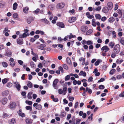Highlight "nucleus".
I'll list each match as a JSON object with an SVG mask.
<instances>
[{"instance_id":"1","label":"nucleus","mask_w":124,"mask_h":124,"mask_svg":"<svg viewBox=\"0 0 124 124\" xmlns=\"http://www.w3.org/2000/svg\"><path fill=\"white\" fill-rule=\"evenodd\" d=\"M16 106V104L15 102H11L8 105L9 108L12 110H14Z\"/></svg>"},{"instance_id":"2","label":"nucleus","mask_w":124,"mask_h":124,"mask_svg":"<svg viewBox=\"0 0 124 124\" xmlns=\"http://www.w3.org/2000/svg\"><path fill=\"white\" fill-rule=\"evenodd\" d=\"M120 50V46L119 44H117L115 46L113 50V51L116 54H118Z\"/></svg>"},{"instance_id":"3","label":"nucleus","mask_w":124,"mask_h":124,"mask_svg":"<svg viewBox=\"0 0 124 124\" xmlns=\"http://www.w3.org/2000/svg\"><path fill=\"white\" fill-rule=\"evenodd\" d=\"M58 81V79H57L56 78L54 80L53 82V86L55 89H57V85Z\"/></svg>"},{"instance_id":"4","label":"nucleus","mask_w":124,"mask_h":124,"mask_svg":"<svg viewBox=\"0 0 124 124\" xmlns=\"http://www.w3.org/2000/svg\"><path fill=\"white\" fill-rule=\"evenodd\" d=\"M17 44L19 45H22L23 44V39L22 38H18L16 40Z\"/></svg>"},{"instance_id":"5","label":"nucleus","mask_w":124,"mask_h":124,"mask_svg":"<svg viewBox=\"0 0 124 124\" xmlns=\"http://www.w3.org/2000/svg\"><path fill=\"white\" fill-rule=\"evenodd\" d=\"M65 5L64 3H61L58 4L56 6V8H57L60 9L63 8Z\"/></svg>"},{"instance_id":"6","label":"nucleus","mask_w":124,"mask_h":124,"mask_svg":"<svg viewBox=\"0 0 124 124\" xmlns=\"http://www.w3.org/2000/svg\"><path fill=\"white\" fill-rule=\"evenodd\" d=\"M14 84H15V87L18 91H20L21 88V85L18 82H14Z\"/></svg>"},{"instance_id":"7","label":"nucleus","mask_w":124,"mask_h":124,"mask_svg":"<svg viewBox=\"0 0 124 124\" xmlns=\"http://www.w3.org/2000/svg\"><path fill=\"white\" fill-rule=\"evenodd\" d=\"M56 25L58 27L61 28L64 27L65 25L62 22H59L57 23Z\"/></svg>"},{"instance_id":"8","label":"nucleus","mask_w":124,"mask_h":124,"mask_svg":"<svg viewBox=\"0 0 124 124\" xmlns=\"http://www.w3.org/2000/svg\"><path fill=\"white\" fill-rule=\"evenodd\" d=\"M34 20V18L32 16H30L27 19V23L30 24L31 22Z\"/></svg>"},{"instance_id":"9","label":"nucleus","mask_w":124,"mask_h":124,"mask_svg":"<svg viewBox=\"0 0 124 124\" xmlns=\"http://www.w3.org/2000/svg\"><path fill=\"white\" fill-rule=\"evenodd\" d=\"M101 50L102 51H104V52H106L109 50V49L107 46H105L101 48Z\"/></svg>"},{"instance_id":"10","label":"nucleus","mask_w":124,"mask_h":124,"mask_svg":"<svg viewBox=\"0 0 124 124\" xmlns=\"http://www.w3.org/2000/svg\"><path fill=\"white\" fill-rule=\"evenodd\" d=\"M109 9L107 7H105L103 8L102 10V12L106 14L108 13Z\"/></svg>"},{"instance_id":"11","label":"nucleus","mask_w":124,"mask_h":124,"mask_svg":"<svg viewBox=\"0 0 124 124\" xmlns=\"http://www.w3.org/2000/svg\"><path fill=\"white\" fill-rule=\"evenodd\" d=\"M46 46V45L44 44H41L38 47V48L40 49L44 50V47Z\"/></svg>"},{"instance_id":"12","label":"nucleus","mask_w":124,"mask_h":124,"mask_svg":"<svg viewBox=\"0 0 124 124\" xmlns=\"http://www.w3.org/2000/svg\"><path fill=\"white\" fill-rule=\"evenodd\" d=\"M88 29V27L87 26H83L82 27L81 31L83 32H85L87 31Z\"/></svg>"},{"instance_id":"13","label":"nucleus","mask_w":124,"mask_h":124,"mask_svg":"<svg viewBox=\"0 0 124 124\" xmlns=\"http://www.w3.org/2000/svg\"><path fill=\"white\" fill-rule=\"evenodd\" d=\"M8 99L6 98H3L1 100V102L3 105L6 104L7 102Z\"/></svg>"},{"instance_id":"14","label":"nucleus","mask_w":124,"mask_h":124,"mask_svg":"<svg viewBox=\"0 0 124 124\" xmlns=\"http://www.w3.org/2000/svg\"><path fill=\"white\" fill-rule=\"evenodd\" d=\"M107 5L109 10H111L112 9L113 7V4L112 2H108V3Z\"/></svg>"},{"instance_id":"15","label":"nucleus","mask_w":124,"mask_h":124,"mask_svg":"<svg viewBox=\"0 0 124 124\" xmlns=\"http://www.w3.org/2000/svg\"><path fill=\"white\" fill-rule=\"evenodd\" d=\"M86 15L87 17L89 19H92L94 18V16L92 15H91L90 13L89 12H87L86 13Z\"/></svg>"},{"instance_id":"16","label":"nucleus","mask_w":124,"mask_h":124,"mask_svg":"<svg viewBox=\"0 0 124 124\" xmlns=\"http://www.w3.org/2000/svg\"><path fill=\"white\" fill-rule=\"evenodd\" d=\"M25 121L27 124H31L33 120L29 118H27L25 120Z\"/></svg>"},{"instance_id":"17","label":"nucleus","mask_w":124,"mask_h":124,"mask_svg":"<svg viewBox=\"0 0 124 124\" xmlns=\"http://www.w3.org/2000/svg\"><path fill=\"white\" fill-rule=\"evenodd\" d=\"M76 17H72L69 19L68 21L70 23H72L74 22L76 20Z\"/></svg>"},{"instance_id":"18","label":"nucleus","mask_w":124,"mask_h":124,"mask_svg":"<svg viewBox=\"0 0 124 124\" xmlns=\"http://www.w3.org/2000/svg\"><path fill=\"white\" fill-rule=\"evenodd\" d=\"M9 93V92L8 90H5L2 93V96H5L8 95Z\"/></svg>"},{"instance_id":"19","label":"nucleus","mask_w":124,"mask_h":124,"mask_svg":"<svg viewBox=\"0 0 124 124\" xmlns=\"http://www.w3.org/2000/svg\"><path fill=\"white\" fill-rule=\"evenodd\" d=\"M16 122V120L14 118H12L11 120L8 121V123L10 124H13L15 123Z\"/></svg>"},{"instance_id":"20","label":"nucleus","mask_w":124,"mask_h":124,"mask_svg":"<svg viewBox=\"0 0 124 124\" xmlns=\"http://www.w3.org/2000/svg\"><path fill=\"white\" fill-rule=\"evenodd\" d=\"M41 21L44 22L46 24H48L49 23V21L45 18L42 19H41Z\"/></svg>"},{"instance_id":"21","label":"nucleus","mask_w":124,"mask_h":124,"mask_svg":"<svg viewBox=\"0 0 124 124\" xmlns=\"http://www.w3.org/2000/svg\"><path fill=\"white\" fill-rule=\"evenodd\" d=\"M115 20V19L114 17H111L109 19L108 21L110 23H112L114 22Z\"/></svg>"},{"instance_id":"22","label":"nucleus","mask_w":124,"mask_h":124,"mask_svg":"<svg viewBox=\"0 0 124 124\" xmlns=\"http://www.w3.org/2000/svg\"><path fill=\"white\" fill-rule=\"evenodd\" d=\"M18 6V4L16 2H15L13 4V8L14 10H16V9L17 7Z\"/></svg>"},{"instance_id":"23","label":"nucleus","mask_w":124,"mask_h":124,"mask_svg":"<svg viewBox=\"0 0 124 124\" xmlns=\"http://www.w3.org/2000/svg\"><path fill=\"white\" fill-rule=\"evenodd\" d=\"M29 9V8L28 7H26L23 8V11L25 13H27L28 12Z\"/></svg>"},{"instance_id":"24","label":"nucleus","mask_w":124,"mask_h":124,"mask_svg":"<svg viewBox=\"0 0 124 124\" xmlns=\"http://www.w3.org/2000/svg\"><path fill=\"white\" fill-rule=\"evenodd\" d=\"M66 115L65 112H61V114L59 116L61 118H63Z\"/></svg>"},{"instance_id":"25","label":"nucleus","mask_w":124,"mask_h":124,"mask_svg":"<svg viewBox=\"0 0 124 124\" xmlns=\"http://www.w3.org/2000/svg\"><path fill=\"white\" fill-rule=\"evenodd\" d=\"M33 93L32 92H29L27 95V97L29 99H32V97L31 95Z\"/></svg>"},{"instance_id":"26","label":"nucleus","mask_w":124,"mask_h":124,"mask_svg":"<svg viewBox=\"0 0 124 124\" xmlns=\"http://www.w3.org/2000/svg\"><path fill=\"white\" fill-rule=\"evenodd\" d=\"M27 86L29 88H31L33 87L32 83L30 81H28L27 84Z\"/></svg>"},{"instance_id":"27","label":"nucleus","mask_w":124,"mask_h":124,"mask_svg":"<svg viewBox=\"0 0 124 124\" xmlns=\"http://www.w3.org/2000/svg\"><path fill=\"white\" fill-rule=\"evenodd\" d=\"M54 8V5L53 4L50 5L48 7L49 9L52 10H53Z\"/></svg>"},{"instance_id":"28","label":"nucleus","mask_w":124,"mask_h":124,"mask_svg":"<svg viewBox=\"0 0 124 124\" xmlns=\"http://www.w3.org/2000/svg\"><path fill=\"white\" fill-rule=\"evenodd\" d=\"M30 65L32 68H36V65L32 61L31 62Z\"/></svg>"},{"instance_id":"29","label":"nucleus","mask_w":124,"mask_h":124,"mask_svg":"<svg viewBox=\"0 0 124 124\" xmlns=\"http://www.w3.org/2000/svg\"><path fill=\"white\" fill-rule=\"evenodd\" d=\"M67 36L69 37V38L70 39L72 38H74L76 37L75 35H72L71 33H70V35H67Z\"/></svg>"},{"instance_id":"30","label":"nucleus","mask_w":124,"mask_h":124,"mask_svg":"<svg viewBox=\"0 0 124 124\" xmlns=\"http://www.w3.org/2000/svg\"><path fill=\"white\" fill-rule=\"evenodd\" d=\"M9 78H5L3 79L2 80V82L3 84H4L7 82L9 80Z\"/></svg>"},{"instance_id":"31","label":"nucleus","mask_w":124,"mask_h":124,"mask_svg":"<svg viewBox=\"0 0 124 124\" xmlns=\"http://www.w3.org/2000/svg\"><path fill=\"white\" fill-rule=\"evenodd\" d=\"M66 61L67 63L68 64L70 65L71 64V62L70 58H69L67 57L66 58Z\"/></svg>"},{"instance_id":"32","label":"nucleus","mask_w":124,"mask_h":124,"mask_svg":"<svg viewBox=\"0 0 124 124\" xmlns=\"http://www.w3.org/2000/svg\"><path fill=\"white\" fill-rule=\"evenodd\" d=\"M93 43L92 41L88 40L86 41V44L88 45H92L93 44Z\"/></svg>"},{"instance_id":"33","label":"nucleus","mask_w":124,"mask_h":124,"mask_svg":"<svg viewBox=\"0 0 124 124\" xmlns=\"http://www.w3.org/2000/svg\"><path fill=\"white\" fill-rule=\"evenodd\" d=\"M95 17L96 19L100 20L101 19V16L100 14H97L95 15Z\"/></svg>"},{"instance_id":"34","label":"nucleus","mask_w":124,"mask_h":124,"mask_svg":"<svg viewBox=\"0 0 124 124\" xmlns=\"http://www.w3.org/2000/svg\"><path fill=\"white\" fill-rule=\"evenodd\" d=\"M35 108L36 109L38 110H41L42 108V106L40 104H38Z\"/></svg>"},{"instance_id":"35","label":"nucleus","mask_w":124,"mask_h":124,"mask_svg":"<svg viewBox=\"0 0 124 124\" xmlns=\"http://www.w3.org/2000/svg\"><path fill=\"white\" fill-rule=\"evenodd\" d=\"M100 62H102L101 60H98L96 61L95 63L94 64L95 66H97L99 65L100 63Z\"/></svg>"},{"instance_id":"36","label":"nucleus","mask_w":124,"mask_h":124,"mask_svg":"<svg viewBox=\"0 0 124 124\" xmlns=\"http://www.w3.org/2000/svg\"><path fill=\"white\" fill-rule=\"evenodd\" d=\"M109 46H110L111 48H112L115 45V43L114 42H112L109 43Z\"/></svg>"},{"instance_id":"37","label":"nucleus","mask_w":124,"mask_h":124,"mask_svg":"<svg viewBox=\"0 0 124 124\" xmlns=\"http://www.w3.org/2000/svg\"><path fill=\"white\" fill-rule=\"evenodd\" d=\"M5 4V2L3 1H0V8H3Z\"/></svg>"},{"instance_id":"38","label":"nucleus","mask_w":124,"mask_h":124,"mask_svg":"<svg viewBox=\"0 0 124 124\" xmlns=\"http://www.w3.org/2000/svg\"><path fill=\"white\" fill-rule=\"evenodd\" d=\"M2 64L3 66L4 67H6L8 66L7 63L4 62H3L2 63Z\"/></svg>"},{"instance_id":"39","label":"nucleus","mask_w":124,"mask_h":124,"mask_svg":"<svg viewBox=\"0 0 124 124\" xmlns=\"http://www.w3.org/2000/svg\"><path fill=\"white\" fill-rule=\"evenodd\" d=\"M13 17L15 19H16L18 18V14L17 13H14L13 14Z\"/></svg>"},{"instance_id":"40","label":"nucleus","mask_w":124,"mask_h":124,"mask_svg":"<svg viewBox=\"0 0 124 124\" xmlns=\"http://www.w3.org/2000/svg\"><path fill=\"white\" fill-rule=\"evenodd\" d=\"M25 108L27 110H30V111H32V107L30 106H26L25 107Z\"/></svg>"},{"instance_id":"41","label":"nucleus","mask_w":124,"mask_h":124,"mask_svg":"<svg viewBox=\"0 0 124 124\" xmlns=\"http://www.w3.org/2000/svg\"><path fill=\"white\" fill-rule=\"evenodd\" d=\"M112 37L113 38H115L116 37V32L114 31H112Z\"/></svg>"},{"instance_id":"42","label":"nucleus","mask_w":124,"mask_h":124,"mask_svg":"<svg viewBox=\"0 0 124 124\" xmlns=\"http://www.w3.org/2000/svg\"><path fill=\"white\" fill-rule=\"evenodd\" d=\"M93 32V30L92 29H90L86 32V34L89 35L91 34Z\"/></svg>"},{"instance_id":"43","label":"nucleus","mask_w":124,"mask_h":124,"mask_svg":"<svg viewBox=\"0 0 124 124\" xmlns=\"http://www.w3.org/2000/svg\"><path fill=\"white\" fill-rule=\"evenodd\" d=\"M117 12L121 15V16H122V10L118 9L117 10Z\"/></svg>"},{"instance_id":"44","label":"nucleus","mask_w":124,"mask_h":124,"mask_svg":"<svg viewBox=\"0 0 124 124\" xmlns=\"http://www.w3.org/2000/svg\"><path fill=\"white\" fill-rule=\"evenodd\" d=\"M70 78V76L68 75L66 76L65 77V81L69 80Z\"/></svg>"},{"instance_id":"45","label":"nucleus","mask_w":124,"mask_h":124,"mask_svg":"<svg viewBox=\"0 0 124 124\" xmlns=\"http://www.w3.org/2000/svg\"><path fill=\"white\" fill-rule=\"evenodd\" d=\"M101 6H99L95 8V10L98 11H99L101 9Z\"/></svg>"},{"instance_id":"46","label":"nucleus","mask_w":124,"mask_h":124,"mask_svg":"<svg viewBox=\"0 0 124 124\" xmlns=\"http://www.w3.org/2000/svg\"><path fill=\"white\" fill-rule=\"evenodd\" d=\"M116 71V70L115 69H112L110 71L109 73L112 75H113Z\"/></svg>"},{"instance_id":"47","label":"nucleus","mask_w":124,"mask_h":124,"mask_svg":"<svg viewBox=\"0 0 124 124\" xmlns=\"http://www.w3.org/2000/svg\"><path fill=\"white\" fill-rule=\"evenodd\" d=\"M25 103H26L28 104L29 105H31L32 104V102L31 101H29L27 100H26L25 101Z\"/></svg>"},{"instance_id":"48","label":"nucleus","mask_w":124,"mask_h":124,"mask_svg":"<svg viewBox=\"0 0 124 124\" xmlns=\"http://www.w3.org/2000/svg\"><path fill=\"white\" fill-rule=\"evenodd\" d=\"M116 53L113 52L111 55V57L112 58H115L116 56Z\"/></svg>"},{"instance_id":"49","label":"nucleus","mask_w":124,"mask_h":124,"mask_svg":"<svg viewBox=\"0 0 124 124\" xmlns=\"http://www.w3.org/2000/svg\"><path fill=\"white\" fill-rule=\"evenodd\" d=\"M39 11V8H37L36 10L34 11L33 12V13L35 14H38Z\"/></svg>"},{"instance_id":"50","label":"nucleus","mask_w":124,"mask_h":124,"mask_svg":"<svg viewBox=\"0 0 124 124\" xmlns=\"http://www.w3.org/2000/svg\"><path fill=\"white\" fill-rule=\"evenodd\" d=\"M123 61V60H120L119 59L117 60L116 62L117 63L120 64Z\"/></svg>"},{"instance_id":"51","label":"nucleus","mask_w":124,"mask_h":124,"mask_svg":"<svg viewBox=\"0 0 124 124\" xmlns=\"http://www.w3.org/2000/svg\"><path fill=\"white\" fill-rule=\"evenodd\" d=\"M10 65L11 66L13 67L15 65V62L14 61L11 62L10 63Z\"/></svg>"},{"instance_id":"52","label":"nucleus","mask_w":124,"mask_h":124,"mask_svg":"<svg viewBox=\"0 0 124 124\" xmlns=\"http://www.w3.org/2000/svg\"><path fill=\"white\" fill-rule=\"evenodd\" d=\"M6 55L8 57H10L12 55V53L10 52L7 53H6Z\"/></svg>"},{"instance_id":"53","label":"nucleus","mask_w":124,"mask_h":124,"mask_svg":"<svg viewBox=\"0 0 124 124\" xmlns=\"http://www.w3.org/2000/svg\"><path fill=\"white\" fill-rule=\"evenodd\" d=\"M63 68L67 70L68 69V67L67 65L65 64H64L63 65Z\"/></svg>"},{"instance_id":"54","label":"nucleus","mask_w":124,"mask_h":124,"mask_svg":"<svg viewBox=\"0 0 124 124\" xmlns=\"http://www.w3.org/2000/svg\"><path fill=\"white\" fill-rule=\"evenodd\" d=\"M105 88V87L104 85H100L99 87V88L100 89H104Z\"/></svg>"},{"instance_id":"55","label":"nucleus","mask_w":124,"mask_h":124,"mask_svg":"<svg viewBox=\"0 0 124 124\" xmlns=\"http://www.w3.org/2000/svg\"><path fill=\"white\" fill-rule=\"evenodd\" d=\"M9 115L7 113H3V117L5 118L8 117Z\"/></svg>"},{"instance_id":"56","label":"nucleus","mask_w":124,"mask_h":124,"mask_svg":"<svg viewBox=\"0 0 124 124\" xmlns=\"http://www.w3.org/2000/svg\"><path fill=\"white\" fill-rule=\"evenodd\" d=\"M19 115L21 116L22 117H25V115L23 113H19Z\"/></svg>"},{"instance_id":"57","label":"nucleus","mask_w":124,"mask_h":124,"mask_svg":"<svg viewBox=\"0 0 124 124\" xmlns=\"http://www.w3.org/2000/svg\"><path fill=\"white\" fill-rule=\"evenodd\" d=\"M105 79L103 78H101V79L99 80L98 81V83L100 82L104 81L105 80Z\"/></svg>"},{"instance_id":"58","label":"nucleus","mask_w":124,"mask_h":124,"mask_svg":"<svg viewBox=\"0 0 124 124\" xmlns=\"http://www.w3.org/2000/svg\"><path fill=\"white\" fill-rule=\"evenodd\" d=\"M122 77V76L121 75H117L116 77V78L118 79H121Z\"/></svg>"},{"instance_id":"59","label":"nucleus","mask_w":124,"mask_h":124,"mask_svg":"<svg viewBox=\"0 0 124 124\" xmlns=\"http://www.w3.org/2000/svg\"><path fill=\"white\" fill-rule=\"evenodd\" d=\"M18 62L20 65H23V62L21 60H18Z\"/></svg>"},{"instance_id":"60","label":"nucleus","mask_w":124,"mask_h":124,"mask_svg":"<svg viewBox=\"0 0 124 124\" xmlns=\"http://www.w3.org/2000/svg\"><path fill=\"white\" fill-rule=\"evenodd\" d=\"M12 84L11 83H7V86L8 87H10L12 86Z\"/></svg>"},{"instance_id":"61","label":"nucleus","mask_w":124,"mask_h":124,"mask_svg":"<svg viewBox=\"0 0 124 124\" xmlns=\"http://www.w3.org/2000/svg\"><path fill=\"white\" fill-rule=\"evenodd\" d=\"M107 19V18L105 16H103L101 18V20L102 21L104 22Z\"/></svg>"},{"instance_id":"62","label":"nucleus","mask_w":124,"mask_h":124,"mask_svg":"<svg viewBox=\"0 0 124 124\" xmlns=\"http://www.w3.org/2000/svg\"><path fill=\"white\" fill-rule=\"evenodd\" d=\"M69 99L70 101H73L74 99V98L73 97L70 96L69 97Z\"/></svg>"},{"instance_id":"63","label":"nucleus","mask_w":124,"mask_h":124,"mask_svg":"<svg viewBox=\"0 0 124 124\" xmlns=\"http://www.w3.org/2000/svg\"><path fill=\"white\" fill-rule=\"evenodd\" d=\"M71 115L70 114H68L67 115V120H69V119L71 118Z\"/></svg>"},{"instance_id":"64","label":"nucleus","mask_w":124,"mask_h":124,"mask_svg":"<svg viewBox=\"0 0 124 124\" xmlns=\"http://www.w3.org/2000/svg\"><path fill=\"white\" fill-rule=\"evenodd\" d=\"M119 96L120 97H124V93L123 92L121 93L119 95Z\"/></svg>"}]
</instances>
